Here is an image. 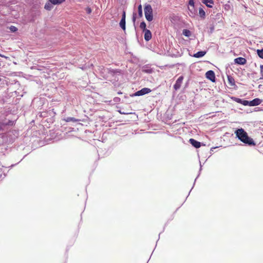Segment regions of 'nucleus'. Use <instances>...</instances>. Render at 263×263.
Returning a JSON list of instances; mask_svg holds the SVG:
<instances>
[{"instance_id":"2","label":"nucleus","mask_w":263,"mask_h":263,"mask_svg":"<svg viewBox=\"0 0 263 263\" xmlns=\"http://www.w3.org/2000/svg\"><path fill=\"white\" fill-rule=\"evenodd\" d=\"M234 134L235 138L242 142L245 146L252 147L256 145L254 140L249 136L248 133L242 127L236 128Z\"/></svg>"},{"instance_id":"30","label":"nucleus","mask_w":263,"mask_h":263,"mask_svg":"<svg viewBox=\"0 0 263 263\" xmlns=\"http://www.w3.org/2000/svg\"><path fill=\"white\" fill-rule=\"evenodd\" d=\"M256 53L259 58L263 59V48L257 49Z\"/></svg>"},{"instance_id":"22","label":"nucleus","mask_w":263,"mask_h":263,"mask_svg":"<svg viewBox=\"0 0 263 263\" xmlns=\"http://www.w3.org/2000/svg\"><path fill=\"white\" fill-rule=\"evenodd\" d=\"M119 26L125 31L126 30V20L121 19L119 22Z\"/></svg>"},{"instance_id":"45","label":"nucleus","mask_w":263,"mask_h":263,"mask_svg":"<svg viewBox=\"0 0 263 263\" xmlns=\"http://www.w3.org/2000/svg\"><path fill=\"white\" fill-rule=\"evenodd\" d=\"M130 54H131L132 57L135 59H137V57L136 56H135L133 53H130Z\"/></svg>"},{"instance_id":"11","label":"nucleus","mask_w":263,"mask_h":263,"mask_svg":"<svg viewBox=\"0 0 263 263\" xmlns=\"http://www.w3.org/2000/svg\"><path fill=\"white\" fill-rule=\"evenodd\" d=\"M189 142L194 147L196 148H198L200 147L201 146H205V144L203 142H199L193 138H190L189 139Z\"/></svg>"},{"instance_id":"32","label":"nucleus","mask_w":263,"mask_h":263,"mask_svg":"<svg viewBox=\"0 0 263 263\" xmlns=\"http://www.w3.org/2000/svg\"><path fill=\"white\" fill-rule=\"evenodd\" d=\"M223 7L224 10L226 11H229L231 8V5L229 3L225 4Z\"/></svg>"},{"instance_id":"33","label":"nucleus","mask_w":263,"mask_h":263,"mask_svg":"<svg viewBox=\"0 0 263 263\" xmlns=\"http://www.w3.org/2000/svg\"><path fill=\"white\" fill-rule=\"evenodd\" d=\"M85 10L86 12V13H87V14H91V12H92V9H91V8L90 7H89V6L85 8Z\"/></svg>"},{"instance_id":"9","label":"nucleus","mask_w":263,"mask_h":263,"mask_svg":"<svg viewBox=\"0 0 263 263\" xmlns=\"http://www.w3.org/2000/svg\"><path fill=\"white\" fill-rule=\"evenodd\" d=\"M205 78L212 82H215L216 80L215 73L212 70H209L205 72Z\"/></svg>"},{"instance_id":"8","label":"nucleus","mask_w":263,"mask_h":263,"mask_svg":"<svg viewBox=\"0 0 263 263\" xmlns=\"http://www.w3.org/2000/svg\"><path fill=\"white\" fill-rule=\"evenodd\" d=\"M105 72L110 74L112 77H115L117 74L121 73V70L120 69H112L111 68H106L104 69Z\"/></svg>"},{"instance_id":"40","label":"nucleus","mask_w":263,"mask_h":263,"mask_svg":"<svg viewBox=\"0 0 263 263\" xmlns=\"http://www.w3.org/2000/svg\"><path fill=\"white\" fill-rule=\"evenodd\" d=\"M248 106H253V104H252V100H250V101H248V102H247V105Z\"/></svg>"},{"instance_id":"44","label":"nucleus","mask_w":263,"mask_h":263,"mask_svg":"<svg viewBox=\"0 0 263 263\" xmlns=\"http://www.w3.org/2000/svg\"><path fill=\"white\" fill-rule=\"evenodd\" d=\"M219 147L218 146H214V147H212L211 149H210V151H211V154H212L211 152H213L214 151V149L217 148Z\"/></svg>"},{"instance_id":"47","label":"nucleus","mask_w":263,"mask_h":263,"mask_svg":"<svg viewBox=\"0 0 263 263\" xmlns=\"http://www.w3.org/2000/svg\"><path fill=\"white\" fill-rule=\"evenodd\" d=\"M118 93V95H122V94H123V92H121V91H119L118 92V93Z\"/></svg>"},{"instance_id":"29","label":"nucleus","mask_w":263,"mask_h":263,"mask_svg":"<svg viewBox=\"0 0 263 263\" xmlns=\"http://www.w3.org/2000/svg\"><path fill=\"white\" fill-rule=\"evenodd\" d=\"M231 99L233 101H235V102H237L238 103L241 104L242 103V100H243V99H240V98H237L236 97H233V96L231 97Z\"/></svg>"},{"instance_id":"24","label":"nucleus","mask_w":263,"mask_h":263,"mask_svg":"<svg viewBox=\"0 0 263 263\" xmlns=\"http://www.w3.org/2000/svg\"><path fill=\"white\" fill-rule=\"evenodd\" d=\"M182 34L187 37H190L192 35V32L187 29H183Z\"/></svg>"},{"instance_id":"3","label":"nucleus","mask_w":263,"mask_h":263,"mask_svg":"<svg viewBox=\"0 0 263 263\" xmlns=\"http://www.w3.org/2000/svg\"><path fill=\"white\" fill-rule=\"evenodd\" d=\"M144 12L146 20L151 22L154 18L153 10L151 4L145 3L144 5Z\"/></svg>"},{"instance_id":"4","label":"nucleus","mask_w":263,"mask_h":263,"mask_svg":"<svg viewBox=\"0 0 263 263\" xmlns=\"http://www.w3.org/2000/svg\"><path fill=\"white\" fill-rule=\"evenodd\" d=\"M137 12L138 14L135 12H133L132 20L133 23V26L134 27L135 30L136 31L137 27L136 25V20L138 18H141L143 17V10H142V6L141 4H140L137 7Z\"/></svg>"},{"instance_id":"36","label":"nucleus","mask_w":263,"mask_h":263,"mask_svg":"<svg viewBox=\"0 0 263 263\" xmlns=\"http://www.w3.org/2000/svg\"><path fill=\"white\" fill-rule=\"evenodd\" d=\"M121 19L126 20V11L124 10L122 11Z\"/></svg>"},{"instance_id":"34","label":"nucleus","mask_w":263,"mask_h":263,"mask_svg":"<svg viewBox=\"0 0 263 263\" xmlns=\"http://www.w3.org/2000/svg\"><path fill=\"white\" fill-rule=\"evenodd\" d=\"M121 98L118 97H116L114 98L113 101L115 103H119L121 101Z\"/></svg>"},{"instance_id":"43","label":"nucleus","mask_w":263,"mask_h":263,"mask_svg":"<svg viewBox=\"0 0 263 263\" xmlns=\"http://www.w3.org/2000/svg\"><path fill=\"white\" fill-rule=\"evenodd\" d=\"M260 74H262L263 72V65H260Z\"/></svg>"},{"instance_id":"49","label":"nucleus","mask_w":263,"mask_h":263,"mask_svg":"<svg viewBox=\"0 0 263 263\" xmlns=\"http://www.w3.org/2000/svg\"><path fill=\"white\" fill-rule=\"evenodd\" d=\"M2 176H3V174L0 175V178H1L2 177Z\"/></svg>"},{"instance_id":"42","label":"nucleus","mask_w":263,"mask_h":263,"mask_svg":"<svg viewBox=\"0 0 263 263\" xmlns=\"http://www.w3.org/2000/svg\"><path fill=\"white\" fill-rule=\"evenodd\" d=\"M49 114L50 115H55V112L54 111L53 109H52L51 110H49Z\"/></svg>"},{"instance_id":"14","label":"nucleus","mask_w":263,"mask_h":263,"mask_svg":"<svg viewBox=\"0 0 263 263\" xmlns=\"http://www.w3.org/2000/svg\"><path fill=\"white\" fill-rule=\"evenodd\" d=\"M227 79H228V81L229 85L233 87V88L235 89H237V86L235 84V81L234 78L232 76H231V75L227 74Z\"/></svg>"},{"instance_id":"51","label":"nucleus","mask_w":263,"mask_h":263,"mask_svg":"<svg viewBox=\"0 0 263 263\" xmlns=\"http://www.w3.org/2000/svg\"><path fill=\"white\" fill-rule=\"evenodd\" d=\"M72 130H68V132H71Z\"/></svg>"},{"instance_id":"46","label":"nucleus","mask_w":263,"mask_h":263,"mask_svg":"<svg viewBox=\"0 0 263 263\" xmlns=\"http://www.w3.org/2000/svg\"><path fill=\"white\" fill-rule=\"evenodd\" d=\"M3 176H3V177L2 178V179H3V178H4L7 176V174H6V173H4V174H3Z\"/></svg>"},{"instance_id":"25","label":"nucleus","mask_w":263,"mask_h":263,"mask_svg":"<svg viewBox=\"0 0 263 263\" xmlns=\"http://www.w3.org/2000/svg\"><path fill=\"white\" fill-rule=\"evenodd\" d=\"M48 1L54 5H59L64 3L65 0H48Z\"/></svg>"},{"instance_id":"10","label":"nucleus","mask_w":263,"mask_h":263,"mask_svg":"<svg viewBox=\"0 0 263 263\" xmlns=\"http://www.w3.org/2000/svg\"><path fill=\"white\" fill-rule=\"evenodd\" d=\"M183 79H184L183 76L181 75L176 80L175 84L173 85V88L175 91H177L180 88L181 85L182 84Z\"/></svg>"},{"instance_id":"1","label":"nucleus","mask_w":263,"mask_h":263,"mask_svg":"<svg viewBox=\"0 0 263 263\" xmlns=\"http://www.w3.org/2000/svg\"><path fill=\"white\" fill-rule=\"evenodd\" d=\"M7 117V118L0 121V146H3L5 151L17 137L13 131L9 130V128L15 124L16 119L9 116Z\"/></svg>"},{"instance_id":"27","label":"nucleus","mask_w":263,"mask_h":263,"mask_svg":"<svg viewBox=\"0 0 263 263\" xmlns=\"http://www.w3.org/2000/svg\"><path fill=\"white\" fill-rule=\"evenodd\" d=\"M139 27L142 30V31L147 30V29L146 28V24L144 21H142L140 23Z\"/></svg>"},{"instance_id":"20","label":"nucleus","mask_w":263,"mask_h":263,"mask_svg":"<svg viewBox=\"0 0 263 263\" xmlns=\"http://www.w3.org/2000/svg\"><path fill=\"white\" fill-rule=\"evenodd\" d=\"M252 101L253 106H257V105L260 104L262 102V100L260 99L259 98H255V99L252 100Z\"/></svg>"},{"instance_id":"7","label":"nucleus","mask_w":263,"mask_h":263,"mask_svg":"<svg viewBox=\"0 0 263 263\" xmlns=\"http://www.w3.org/2000/svg\"><path fill=\"white\" fill-rule=\"evenodd\" d=\"M152 91V90L147 87H144L140 90L136 91L134 93L130 94L131 97H134L137 96H142L146 94L149 93Z\"/></svg>"},{"instance_id":"50","label":"nucleus","mask_w":263,"mask_h":263,"mask_svg":"<svg viewBox=\"0 0 263 263\" xmlns=\"http://www.w3.org/2000/svg\"><path fill=\"white\" fill-rule=\"evenodd\" d=\"M136 36H137V39H138V36L137 33H136Z\"/></svg>"},{"instance_id":"41","label":"nucleus","mask_w":263,"mask_h":263,"mask_svg":"<svg viewBox=\"0 0 263 263\" xmlns=\"http://www.w3.org/2000/svg\"><path fill=\"white\" fill-rule=\"evenodd\" d=\"M189 84V80H188L187 81V82L185 83V84L184 85V89H185L186 88H187L188 87Z\"/></svg>"},{"instance_id":"18","label":"nucleus","mask_w":263,"mask_h":263,"mask_svg":"<svg viewBox=\"0 0 263 263\" xmlns=\"http://www.w3.org/2000/svg\"><path fill=\"white\" fill-rule=\"evenodd\" d=\"M202 3L208 8H213L214 1V0H202Z\"/></svg>"},{"instance_id":"38","label":"nucleus","mask_w":263,"mask_h":263,"mask_svg":"<svg viewBox=\"0 0 263 263\" xmlns=\"http://www.w3.org/2000/svg\"><path fill=\"white\" fill-rule=\"evenodd\" d=\"M118 112L121 115H128V114H133V112H126L122 111L121 110H118Z\"/></svg>"},{"instance_id":"5","label":"nucleus","mask_w":263,"mask_h":263,"mask_svg":"<svg viewBox=\"0 0 263 263\" xmlns=\"http://www.w3.org/2000/svg\"><path fill=\"white\" fill-rule=\"evenodd\" d=\"M188 6L189 15L191 17H194L197 14V9L195 7L194 0H189Z\"/></svg>"},{"instance_id":"28","label":"nucleus","mask_w":263,"mask_h":263,"mask_svg":"<svg viewBox=\"0 0 263 263\" xmlns=\"http://www.w3.org/2000/svg\"><path fill=\"white\" fill-rule=\"evenodd\" d=\"M7 28L9 29L11 33H16L18 30V28L16 27L13 25H11L10 26L7 27Z\"/></svg>"},{"instance_id":"26","label":"nucleus","mask_w":263,"mask_h":263,"mask_svg":"<svg viewBox=\"0 0 263 263\" xmlns=\"http://www.w3.org/2000/svg\"><path fill=\"white\" fill-rule=\"evenodd\" d=\"M202 165H201V162H200V168H199V173H198V174L197 175V176L196 177V178H195V180H194V184H193V185L192 187V189H191V190L190 191L189 193V194L187 195V197H188L192 191V190L193 189L194 185H195V182H196V181L197 180V179L198 178V177H199V176H200V173H201V171H202ZM187 197L186 198V199L187 198Z\"/></svg>"},{"instance_id":"37","label":"nucleus","mask_w":263,"mask_h":263,"mask_svg":"<svg viewBox=\"0 0 263 263\" xmlns=\"http://www.w3.org/2000/svg\"><path fill=\"white\" fill-rule=\"evenodd\" d=\"M27 156V155H25L24 156V157L21 160V161H20V162ZM18 163H19V162L17 163H15V164H11L10 166H9L8 167L10 168H13L14 166H15V165H16Z\"/></svg>"},{"instance_id":"15","label":"nucleus","mask_w":263,"mask_h":263,"mask_svg":"<svg viewBox=\"0 0 263 263\" xmlns=\"http://www.w3.org/2000/svg\"><path fill=\"white\" fill-rule=\"evenodd\" d=\"M144 33V38L145 41H149L152 37V33L151 31L149 30H146L142 31Z\"/></svg>"},{"instance_id":"16","label":"nucleus","mask_w":263,"mask_h":263,"mask_svg":"<svg viewBox=\"0 0 263 263\" xmlns=\"http://www.w3.org/2000/svg\"><path fill=\"white\" fill-rule=\"evenodd\" d=\"M206 53V50H200L195 53L192 57L196 58H201L204 57Z\"/></svg>"},{"instance_id":"21","label":"nucleus","mask_w":263,"mask_h":263,"mask_svg":"<svg viewBox=\"0 0 263 263\" xmlns=\"http://www.w3.org/2000/svg\"><path fill=\"white\" fill-rule=\"evenodd\" d=\"M53 6H54L53 4L48 1L45 4L44 9L47 11H50L53 8Z\"/></svg>"},{"instance_id":"23","label":"nucleus","mask_w":263,"mask_h":263,"mask_svg":"<svg viewBox=\"0 0 263 263\" xmlns=\"http://www.w3.org/2000/svg\"><path fill=\"white\" fill-rule=\"evenodd\" d=\"M130 97H131L130 95L129 96H128L127 94L124 95V98L122 99V102L126 104H130L132 102V101L129 99Z\"/></svg>"},{"instance_id":"35","label":"nucleus","mask_w":263,"mask_h":263,"mask_svg":"<svg viewBox=\"0 0 263 263\" xmlns=\"http://www.w3.org/2000/svg\"><path fill=\"white\" fill-rule=\"evenodd\" d=\"M182 53H180L178 51L176 53H173L172 55V57H179L181 56Z\"/></svg>"},{"instance_id":"48","label":"nucleus","mask_w":263,"mask_h":263,"mask_svg":"<svg viewBox=\"0 0 263 263\" xmlns=\"http://www.w3.org/2000/svg\"><path fill=\"white\" fill-rule=\"evenodd\" d=\"M261 77H260V79H263V73L262 74H261Z\"/></svg>"},{"instance_id":"12","label":"nucleus","mask_w":263,"mask_h":263,"mask_svg":"<svg viewBox=\"0 0 263 263\" xmlns=\"http://www.w3.org/2000/svg\"><path fill=\"white\" fill-rule=\"evenodd\" d=\"M247 60L245 58L238 57L234 59V63L238 65H244L247 63Z\"/></svg>"},{"instance_id":"6","label":"nucleus","mask_w":263,"mask_h":263,"mask_svg":"<svg viewBox=\"0 0 263 263\" xmlns=\"http://www.w3.org/2000/svg\"><path fill=\"white\" fill-rule=\"evenodd\" d=\"M41 13L40 10L33 7L30 12L29 16V22L30 23H33L35 21L36 17L41 15Z\"/></svg>"},{"instance_id":"13","label":"nucleus","mask_w":263,"mask_h":263,"mask_svg":"<svg viewBox=\"0 0 263 263\" xmlns=\"http://www.w3.org/2000/svg\"><path fill=\"white\" fill-rule=\"evenodd\" d=\"M141 70L143 72L148 74H151L154 72V69L149 65H145L142 66Z\"/></svg>"},{"instance_id":"19","label":"nucleus","mask_w":263,"mask_h":263,"mask_svg":"<svg viewBox=\"0 0 263 263\" xmlns=\"http://www.w3.org/2000/svg\"><path fill=\"white\" fill-rule=\"evenodd\" d=\"M199 15L201 20H204L205 18L206 14L202 8V6L199 8Z\"/></svg>"},{"instance_id":"31","label":"nucleus","mask_w":263,"mask_h":263,"mask_svg":"<svg viewBox=\"0 0 263 263\" xmlns=\"http://www.w3.org/2000/svg\"><path fill=\"white\" fill-rule=\"evenodd\" d=\"M214 29H215L214 25L213 24L211 25L210 27V28H209V30L208 31L209 33L210 34L214 32Z\"/></svg>"},{"instance_id":"39","label":"nucleus","mask_w":263,"mask_h":263,"mask_svg":"<svg viewBox=\"0 0 263 263\" xmlns=\"http://www.w3.org/2000/svg\"><path fill=\"white\" fill-rule=\"evenodd\" d=\"M248 101V100H245V99H243L241 104L244 105V106H247V105Z\"/></svg>"},{"instance_id":"17","label":"nucleus","mask_w":263,"mask_h":263,"mask_svg":"<svg viewBox=\"0 0 263 263\" xmlns=\"http://www.w3.org/2000/svg\"><path fill=\"white\" fill-rule=\"evenodd\" d=\"M63 120L66 122H71L73 123H76L81 121L80 119H77L74 117H65V118H64Z\"/></svg>"}]
</instances>
